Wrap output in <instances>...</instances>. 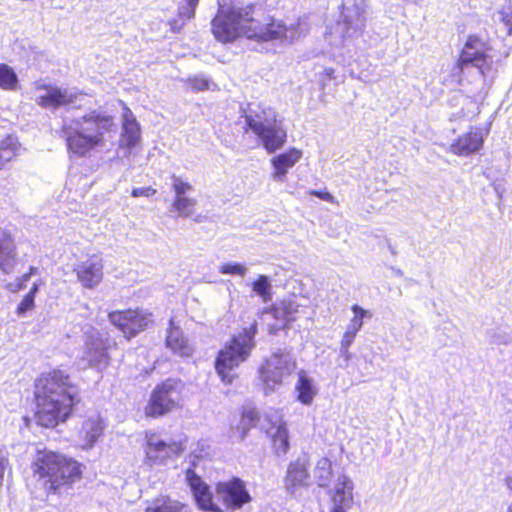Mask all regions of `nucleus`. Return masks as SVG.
<instances>
[{"label":"nucleus","mask_w":512,"mask_h":512,"mask_svg":"<svg viewBox=\"0 0 512 512\" xmlns=\"http://www.w3.org/2000/svg\"><path fill=\"white\" fill-rule=\"evenodd\" d=\"M196 204V199L190 198L188 196H181L175 197L172 206L178 212L179 217H189L192 214Z\"/></svg>","instance_id":"7c9ffc66"},{"label":"nucleus","mask_w":512,"mask_h":512,"mask_svg":"<svg viewBox=\"0 0 512 512\" xmlns=\"http://www.w3.org/2000/svg\"><path fill=\"white\" fill-rule=\"evenodd\" d=\"M169 330L166 336V345L175 354L180 356H189L192 353V348L179 327L174 326L173 319L169 320Z\"/></svg>","instance_id":"5701e85b"},{"label":"nucleus","mask_w":512,"mask_h":512,"mask_svg":"<svg viewBox=\"0 0 512 512\" xmlns=\"http://www.w3.org/2000/svg\"><path fill=\"white\" fill-rule=\"evenodd\" d=\"M217 4L218 10L211 21V30L220 42L230 43L239 37L257 41H293L299 36V24L287 27L274 20L262 23L255 17L253 5H244L233 0H217Z\"/></svg>","instance_id":"f257e3e1"},{"label":"nucleus","mask_w":512,"mask_h":512,"mask_svg":"<svg viewBox=\"0 0 512 512\" xmlns=\"http://www.w3.org/2000/svg\"><path fill=\"white\" fill-rule=\"evenodd\" d=\"M186 507L170 497L154 499L145 509V512H181Z\"/></svg>","instance_id":"a878e982"},{"label":"nucleus","mask_w":512,"mask_h":512,"mask_svg":"<svg viewBox=\"0 0 512 512\" xmlns=\"http://www.w3.org/2000/svg\"><path fill=\"white\" fill-rule=\"evenodd\" d=\"M185 446L179 441L166 442L156 435L147 436L146 461L149 465H164L182 453Z\"/></svg>","instance_id":"ddd939ff"},{"label":"nucleus","mask_w":512,"mask_h":512,"mask_svg":"<svg viewBox=\"0 0 512 512\" xmlns=\"http://www.w3.org/2000/svg\"><path fill=\"white\" fill-rule=\"evenodd\" d=\"M253 291L265 302L271 297V283L267 276L260 275L252 285Z\"/></svg>","instance_id":"72a5a7b5"},{"label":"nucleus","mask_w":512,"mask_h":512,"mask_svg":"<svg viewBox=\"0 0 512 512\" xmlns=\"http://www.w3.org/2000/svg\"><path fill=\"white\" fill-rule=\"evenodd\" d=\"M507 512H512V501L508 505Z\"/></svg>","instance_id":"13d9d810"},{"label":"nucleus","mask_w":512,"mask_h":512,"mask_svg":"<svg viewBox=\"0 0 512 512\" xmlns=\"http://www.w3.org/2000/svg\"><path fill=\"white\" fill-rule=\"evenodd\" d=\"M339 353L340 357L343 358L345 362H348L352 358V353L349 351V348L340 347Z\"/></svg>","instance_id":"8fccbe9b"},{"label":"nucleus","mask_w":512,"mask_h":512,"mask_svg":"<svg viewBox=\"0 0 512 512\" xmlns=\"http://www.w3.org/2000/svg\"><path fill=\"white\" fill-rule=\"evenodd\" d=\"M505 485L509 490H512V476L505 477Z\"/></svg>","instance_id":"6e6d98bb"},{"label":"nucleus","mask_w":512,"mask_h":512,"mask_svg":"<svg viewBox=\"0 0 512 512\" xmlns=\"http://www.w3.org/2000/svg\"><path fill=\"white\" fill-rule=\"evenodd\" d=\"M182 389L181 381L175 379H167L157 385L145 408L146 415L159 417L178 408L181 402Z\"/></svg>","instance_id":"6e6552de"},{"label":"nucleus","mask_w":512,"mask_h":512,"mask_svg":"<svg viewBox=\"0 0 512 512\" xmlns=\"http://www.w3.org/2000/svg\"><path fill=\"white\" fill-rule=\"evenodd\" d=\"M257 413L253 410L244 411L241 419L242 438L245 436L246 431L256 424Z\"/></svg>","instance_id":"79ce46f5"},{"label":"nucleus","mask_w":512,"mask_h":512,"mask_svg":"<svg viewBox=\"0 0 512 512\" xmlns=\"http://www.w3.org/2000/svg\"><path fill=\"white\" fill-rule=\"evenodd\" d=\"M296 369V361L289 353H274L260 368V376L266 389L273 391Z\"/></svg>","instance_id":"1a4fd4ad"},{"label":"nucleus","mask_w":512,"mask_h":512,"mask_svg":"<svg viewBox=\"0 0 512 512\" xmlns=\"http://www.w3.org/2000/svg\"><path fill=\"white\" fill-rule=\"evenodd\" d=\"M310 194L320 198L321 200L327 201V202H333L334 201L333 195L330 194L327 191L311 190Z\"/></svg>","instance_id":"49530a36"},{"label":"nucleus","mask_w":512,"mask_h":512,"mask_svg":"<svg viewBox=\"0 0 512 512\" xmlns=\"http://www.w3.org/2000/svg\"><path fill=\"white\" fill-rule=\"evenodd\" d=\"M351 310L355 316H357L362 322L365 318H371L372 313L369 310L363 309L361 306L354 304Z\"/></svg>","instance_id":"c03bdc74"},{"label":"nucleus","mask_w":512,"mask_h":512,"mask_svg":"<svg viewBox=\"0 0 512 512\" xmlns=\"http://www.w3.org/2000/svg\"><path fill=\"white\" fill-rule=\"evenodd\" d=\"M132 118H134L132 112L128 108H125L123 113V121L131 120Z\"/></svg>","instance_id":"864d4df0"},{"label":"nucleus","mask_w":512,"mask_h":512,"mask_svg":"<svg viewBox=\"0 0 512 512\" xmlns=\"http://www.w3.org/2000/svg\"><path fill=\"white\" fill-rule=\"evenodd\" d=\"M296 391L298 392V400L305 405L311 404L316 394L312 380L304 373H300L299 375Z\"/></svg>","instance_id":"bb28decb"},{"label":"nucleus","mask_w":512,"mask_h":512,"mask_svg":"<svg viewBox=\"0 0 512 512\" xmlns=\"http://www.w3.org/2000/svg\"><path fill=\"white\" fill-rule=\"evenodd\" d=\"M123 136L127 146L133 147L136 145L140 137V130L135 118L123 121Z\"/></svg>","instance_id":"c756f323"},{"label":"nucleus","mask_w":512,"mask_h":512,"mask_svg":"<svg viewBox=\"0 0 512 512\" xmlns=\"http://www.w3.org/2000/svg\"><path fill=\"white\" fill-rule=\"evenodd\" d=\"M198 3L199 0H186V6L187 8H189V12L187 13V19H191L194 17Z\"/></svg>","instance_id":"09e8293b"},{"label":"nucleus","mask_w":512,"mask_h":512,"mask_svg":"<svg viewBox=\"0 0 512 512\" xmlns=\"http://www.w3.org/2000/svg\"><path fill=\"white\" fill-rule=\"evenodd\" d=\"M190 84L195 91H204L211 89L215 84L208 78L203 76H196L190 79Z\"/></svg>","instance_id":"a19ab883"},{"label":"nucleus","mask_w":512,"mask_h":512,"mask_svg":"<svg viewBox=\"0 0 512 512\" xmlns=\"http://www.w3.org/2000/svg\"><path fill=\"white\" fill-rule=\"evenodd\" d=\"M219 271L222 274L244 276L247 273V268L245 265L237 262L224 263L220 266Z\"/></svg>","instance_id":"58836bf2"},{"label":"nucleus","mask_w":512,"mask_h":512,"mask_svg":"<svg viewBox=\"0 0 512 512\" xmlns=\"http://www.w3.org/2000/svg\"><path fill=\"white\" fill-rule=\"evenodd\" d=\"M257 332L256 324L245 328L234 336L218 353L215 368L225 384H232L236 377L233 372L242 362L246 361L255 346L254 337Z\"/></svg>","instance_id":"39448f33"},{"label":"nucleus","mask_w":512,"mask_h":512,"mask_svg":"<svg viewBox=\"0 0 512 512\" xmlns=\"http://www.w3.org/2000/svg\"><path fill=\"white\" fill-rule=\"evenodd\" d=\"M338 16L330 28V34L343 41L361 32L365 25L364 0H337Z\"/></svg>","instance_id":"0eeeda50"},{"label":"nucleus","mask_w":512,"mask_h":512,"mask_svg":"<svg viewBox=\"0 0 512 512\" xmlns=\"http://www.w3.org/2000/svg\"><path fill=\"white\" fill-rule=\"evenodd\" d=\"M324 73L327 77L329 78H332L333 77V74H334V69L333 68H326L324 70Z\"/></svg>","instance_id":"4d7b16f0"},{"label":"nucleus","mask_w":512,"mask_h":512,"mask_svg":"<svg viewBox=\"0 0 512 512\" xmlns=\"http://www.w3.org/2000/svg\"><path fill=\"white\" fill-rule=\"evenodd\" d=\"M309 466V456L306 453L301 454L295 461L289 464L284 479V485L289 494L294 495L298 489L309 486Z\"/></svg>","instance_id":"dca6fc26"},{"label":"nucleus","mask_w":512,"mask_h":512,"mask_svg":"<svg viewBox=\"0 0 512 512\" xmlns=\"http://www.w3.org/2000/svg\"><path fill=\"white\" fill-rule=\"evenodd\" d=\"M46 93L36 98V103L46 109L56 110L62 106L80 107L84 94L74 89L44 86Z\"/></svg>","instance_id":"4468645a"},{"label":"nucleus","mask_w":512,"mask_h":512,"mask_svg":"<svg viewBox=\"0 0 512 512\" xmlns=\"http://www.w3.org/2000/svg\"><path fill=\"white\" fill-rule=\"evenodd\" d=\"M355 337L356 335L345 331L340 343V347L349 348L351 344L354 342Z\"/></svg>","instance_id":"de8ad7c7"},{"label":"nucleus","mask_w":512,"mask_h":512,"mask_svg":"<svg viewBox=\"0 0 512 512\" xmlns=\"http://www.w3.org/2000/svg\"><path fill=\"white\" fill-rule=\"evenodd\" d=\"M86 340L82 360L89 367L102 370L109 364L110 357L107 352V344L102 334L90 327L86 332Z\"/></svg>","instance_id":"f8f14e48"},{"label":"nucleus","mask_w":512,"mask_h":512,"mask_svg":"<svg viewBox=\"0 0 512 512\" xmlns=\"http://www.w3.org/2000/svg\"><path fill=\"white\" fill-rule=\"evenodd\" d=\"M172 189L175 192V197L187 196L188 193L194 190L190 183L185 182L182 178L176 175L172 176Z\"/></svg>","instance_id":"e433bc0d"},{"label":"nucleus","mask_w":512,"mask_h":512,"mask_svg":"<svg viewBox=\"0 0 512 512\" xmlns=\"http://www.w3.org/2000/svg\"><path fill=\"white\" fill-rule=\"evenodd\" d=\"M354 485L350 478L347 476H340L335 485L332 495V509L331 512H347L353 504V491Z\"/></svg>","instance_id":"6ab92c4d"},{"label":"nucleus","mask_w":512,"mask_h":512,"mask_svg":"<svg viewBox=\"0 0 512 512\" xmlns=\"http://www.w3.org/2000/svg\"><path fill=\"white\" fill-rule=\"evenodd\" d=\"M15 244L9 234L4 233L0 237V268L8 273L12 268L11 262L14 259Z\"/></svg>","instance_id":"393cba45"},{"label":"nucleus","mask_w":512,"mask_h":512,"mask_svg":"<svg viewBox=\"0 0 512 512\" xmlns=\"http://www.w3.org/2000/svg\"><path fill=\"white\" fill-rule=\"evenodd\" d=\"M11 471L12 468L9 462V453L5 447L0 446V487L3 486L5 474H10Z\"/></svg>","instance_id":"4c0bfd02"},{"label":"nucleus","mask_w":512,"mask_h":512,"mask_svg":"<svg viewBox=\"0 0 512 512\" xmlns=\"http://www.w3.org/2000/svg\"><path fill=\"white\" fill-rule=\"evenodd\" d=\"M34 394L37 423L46 428L66 421L73 406L80 402L78 387L67 373L59 369L42 373L35 381Z\"/></svg>","instance_id":"f03ea898"},{"label":"nucleus","mask_w":512,"mask_h":512,"mask_svg":"<svg viewBox=\"0 0 512 512\" xmlns=\"http://www.w3.org/2000/svg\"><path fill=\"white\" fill-rule=\"evenodd\" d=\"M389 249H390V251H391V253H392V254H396V252H395V250H394V248L392 247V245H391V244H389Z\"/></svg>","instance_id":"bf43d9fd"},{"label":"nucleus","mask_w":512,"mask_h":512,"mask_svg":"<svg viewBox=\"0 0 512 512\" xmlns=\"http://www.w3.org/2000/svg\"><path fill=\"white\" fill-rule=\"evenodd\" d=\"M186 480L200 509L209 512H223L222 509L213 502L209 486L203 482L193 470H187Z\"/></svg>","instance_id":"a211bd4d"},{"label":"nucleus","mask_w":512,"mask_h":512,"mask_svg":"<svg viewBox=\"0 0 512 512\" xmlns=\"http://www.w3.org/2000/svg\"><path fill=\"white\" fill-rule=\"evenodd\" d=\"M362 326L363 322L357 316L354 315L353 318L350 320L349 324L347 325L346 331L354 335H357L358 331L362 328Z\"/></svg>","instance_id":"37998d69"},{"label":"nucleus","mask_w":512,"mask_h":512,"mask_svg":"<svg viewBox=\"0 0 512 512\" xmlns=\"http://www.w3.org/2000/svg\"><path fill=\"white\" fill-rule=\"evenodd\" d=\"M17 75L7 64H0V87L5 90H12L17 84Z\"/></svg>","instance_id":"2f4dec72"},{"label":"nucleus","mask_w":512,"mask_h":512,"mask_svg":"<svg viewBox=\"0 0 512 512\" xmlns=\"http://www.w3.org/2000/svg\"><path fill=\"white\" fill-rule=\"evenodd\" d=\"M302 157V151L296 148H291L288 151L281 153L271 159V164L274 168L272 178L276 181H283L288 170L292 168Z\"/></svg>","instance_id":"412c9836"},{"label":"nucleus","mask_w":512,"mask_h":512,"mask_svg":"<svg viewBox=\"0 0 512 512\" xmlns=\"http://www.w3.org/2000/svg\"><path fill=\"white\" fill-rule=\"evenodd\" d=\"M108 318L127 338L136 336L152 322V314L142 309L114 311Z\"/></svg>","instance_id":"9b49d317"},{"label":"nucleus","mask_w":512,"mask_h":512,"mask_svg":"<svg viewBox=\"0 0 512 512\" xmlns=\"http://www.w3.org/2000/svg\"><path fill=\"white\" fill-rule=\"evenodd\" d=\"M156 193V190L151 187H140L132 190L133 197H150Z\"/></svg>","instance_id":"a18cd8bd"},{"label":"nucleus","mask_w":512,"mask_h":512,"mask_svg":"<svg viewBox=\"0 0 512 512\" xmlns=\"http://www.w3.org/2000/svg\"><path fill=\"white\" fill-rule=\"evenodd\" d=\"M245 119L246 125L259 138L268 153H274L286 143L287 130L271 108L260 111L249 108Z\"/></svg>","instance_id":"423d86ee"},{"label":"nucleus","mask_w":512,"mask_h":512,"mask_svg":"<svg viewBox=\"0 0 512 512\" xmlns=\"http://www.w3.org/2000/svg\"><path fill=\"white\" fill-rule=\"evenodd\" d=\"M272 436L273 447L275 452L279 454H286L289 449L288 430L284 423L279 418L274 425L269 429Z\"/></svg>","instance_id":"b1692460"},{"label":"nucleus","mask_w":512,"mask_h":512,"mask_svg":"<svg viewBox=\"0 0 512 512\" xmlns=\"http://www.w3.org/2000/svg\"><path fill=\"white\" fill-rule=\"evenodd\" d=\"M31 469L35 476L43 480L46 491L54 494L68 491L81 477L77 461L46 449L37 451Z\"/></svg>","instance_id":"20e7f679"},{"label":"nucleus","mask_w":512,"mask_h":512,"mask_svg":"<svg viewBox=\"0 0 512 512\" xmlns=\"http://www.w3.org/2000/svg\"><path fill=\"white\" fill-rule=\"evenodd\" d=\"M103 259L99 255L90 256L85 261L80 262L74 268L78 281L84 288L93 289L100 284L103 279Z\"/></svg>","instance_id":"f3484780"},{"label":"nucleus","mask_w":512,"mask_h":512,"mask_svg":"<svg viewBox=\"0 0 512 512\" xmlns=\"http://www.w3.org/2000/svg\"><path fill=\"white\" fill-rule=\"evenodd\" d=\"M499 20L505 25L508 29V34H512V4L505 5L498 12Z\"/></svg>","instance_id":"ea45409f"},{"label":"nucleus","mask_w":512,"mask_h":512,"mask_svg":"<svg viewBox=\"0 0 512 512\" xmlns=\"http://www.w3.org/2000/svg\"><path fill=\"white\" fill-rule=\"evenodd\" d=\"M188 12H189V8H187V6L179 7V16L180 17H185L187 19V13Z\"/></svg>","instance_id":"5fc2aeb1"},{"label":"nucleus","mask_w":512,"mask_h":512,"mask_svg":"<svg viewBox=\"0 0 512 512\" xmlns=\"http://www.w3.org/2000/svg\"><path fill=\"white\" fill-rule=\"evenodd\" d=\"M483 135L481 130L472 129L468 133L460 136L456 142L451 144L450 151L458 156H468L478 152L483 144Z\"/></svg>","instance_id":"aec40b11"},{"label":"nucleus","mask_w":512,"mask_h":512,"mask_svg":"<svg viewBox=\"0 0 512 512\" xmlns=\"http://www.w3.org/2000/svg\"><path fill=\"white\" fill-rule=\"evenodd\" d=\"M36 272H37V268H35V267H31V268H30V272H29L28 274L23 275V277H22V281H23V282L28 281V279L30 278V276H31V275H33V274H35Z\"/></svg>","instance_id":"603ef678"},{"label":"nucleus","mask_w":512,"mask_h":512,"mask_svg":"<svg viewBox=\"0 0 512 512\" xmlns=\"http://www.w3.org/2000/svg\"><path fill=\"white\" fill-rule=\"evenodd\" d=\"M37 291L38 284L34 283L28 294L23 298L17 307L16 312L19 316H24L27 311L34 307V298Z\"/></svg>","instance_id":"c9c22d12"},{"label":"nucleus","mask_w":512,"mask_h":512,"mask_svg":"<svg viewBox=\"0 0 512 512\" xmlns=\"http://www.w3.org/2000/svg\"><path fill=\"white\" fill-rule=\"evenodd\" d=\"M459 68L472 66L485 76L492 65V58L487 54L486 44L478 37L470 36L466 41L457 62Z\"/></svg>","instance_id":"9d476101"},{"label":"nucleus","mask_w":512,"mask_h":512,"mask_svg":"<svg viewBox=\"0 0 512 512\" xmlns=\"http://www.w3.org/2000/svg\"><path fill=\"white\" fill-rule=\"evenodd\" d=\"M18 148L19 144L14 136L8 135L0 141V169L17 155Z\"/></svg>","instance_id":"cd10ccee"},{"label":"nucleus","mask_w":512,"mask_h":512,"mask_svg":"<svg viewBox=\"0 0 512 512\" xmlns=\"http://www.w3.org/2000/svg\"><path fill=\"white\" fill-rule=\"evenodd\" d=\"M104 427V423L99 416H93L85 420L79 432L82 446L91 448L102 435Z\"/></svg>","instance_id":"4be33fe9"},{"label":"nucleus","mask_w":512,"mask_h":512,"mask_svg":"<svg viewBox=\"0 0 512 512\" xmlns=\"http://www.w3.org/2000/svg\"><path fill=\"white\" fill-rule=\"evenodd\" d=\"M216 492L227 508L232 510L241 509L245 504L252 501L245 482L237 477L229 481L219 482L216 486Z\"/></svg>","instance_id":"2eb2a0df"},{"label":"nucleus","mask_w":512,"mask_h":512,"mask_svg":"<svg viewBox=\"0 0 512 512\" xmlns=\"http://www.w3.org/2000/svg\"><path fill=\"white\" fill-rule=\"evenodd\" d=\"M298 307L299 306L293 301H283L280 306L276 308V317L282 316L287 323L294 321Z\"/></svg>","instance_id":"f704fd0d"},{"label":"nucleus","mask_w":512,"mask_h":512,"mask_svg":"<svg viewBox=\"0 0 512 512\" xmlns=\"http://www.w3.org/2000/svg\"><path fill=\"white\" fill-rule=\"evenodd\" d=\"M113 118L91 111L82 117L64 120L61 137L66 141L68 151L83 157L89 151L104 144V135L111 130Z\"/></svg>","instance_id":"7ed1b4c3"},{"label":"nucleus","mask_w":512,"mask_h":512,"mask_svg":"<svg viewBox=\"0 0 512 512\" xmlns=\"http://www.w3.org/2000/svg\"><path fill=\"white\" fill-rule=\"evenodd\" d=\"M171 28L174 32H178L184 25V22H179L178 20H173L170 22Z\"/></svg>","instance_id":"3c124183"},{"label":"nucleus","mask_w":512,"mask_h":512,"mask_svg":"<svg viewBox=\"0 0 512 512\" xmlns=\"http://www.w3.org/2000/svg\"><path fill=\"white\" fill-rule=\"evenodd\" d=\"M331 475L332 467L330 460L328 458L319 459L314 470V477L317 480L318 486L327 487L330 483Z\"/></svg>","instance_id":"c85d7f7f"},{"label":"nucleus","mask_w":512,"mask_h":512,"mask_svg":"<svg viewBox=\"0 0 512 512\" xmlns=\"http://www.w3.org/2000/svg\"><path fill=\"white\" fill-rule=\"evenodd\" d=\"M490 344L493 345H510L512 344V331L502 328L491 329L487 333Z\"/></svg>","instance_id":"473e14b6"}]
</instances>
